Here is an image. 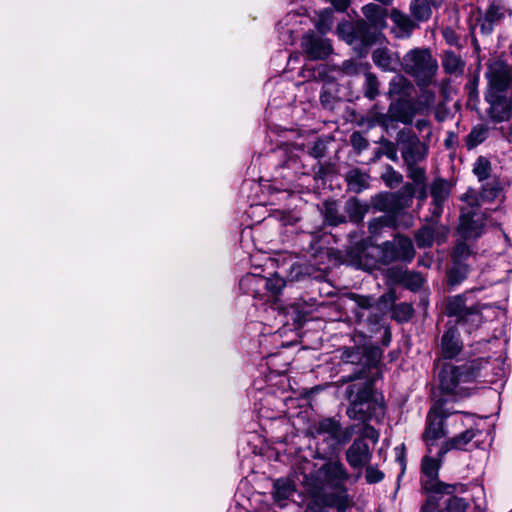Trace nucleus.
<instances>
[{"label": "nucleus", "mask_w": 512, "mask_h": 512, "mask_svg": "<svg viewBox=\"0 0 512 512\" xmlns=\"http://www.w3.org/2000/svg\"><path fill=\"white\" fill-rule=\"evenodd\" d=\"M341 359L347 364H359L361 368L352 374L342 376L339 379L341 384L355 382L346 389V398L349 400L347 415L350 419L366 421L373 418L379 419L384 416L385 408L383 403L373 396V381L367 374V359L360 348H345Z\"/></svg>", "instance_id": "f257e3e1"}, {"label": "nucleus", "mask_w": 512, "mask_h": 512, "mask_svg": "<svg viewBox=\"0 0 512 512\" xmlns=\"http://www.w3.org/2000/svg\"><path fill=\"white\" fill-rule=\"evenodd\" d=\"M318 474L325 484L334 488V491L322 494V504L325 507L336 509L337 512H346L352 505V501L344 485L349 479L344 464L339 460L328 461L322 465Z\"/></svg>", "instance_id": "f03ea898"}, {"label": "nucleus", "mask_w": 512, "mask_h": 512, "mask_svg": "<svg viewBox=\"0 0 512 512\" xmlns=\"http://www.w3.org/2000/svg\"><path fill=\"white\" fill-rule=\"evenodd\" d=\"M402 70L413 77L418 86L430 85L438 71V62L429 48L409 50L401 60Z\"/></svg>", "instance_id": "7ed1b4c3"}, {"label": "nucleus", "mask_w": 512, "mask_h": 512, "mask_svg": "<svg viewBox=\"0 0 512 512\" xmlns=\"http://www.w3.org/2000/svg\"><path fill=\"white\" fill-rule=\"evenodd\" d=\"M355 432L354 426L343 428L335 418H323L311 423L307 434L313 438L322 437L323 443L330 452H335L349 442Z\"/></svg>", "instance_id": "20e7f679"}, {"label": "nucleus", "mask_w": 512, "mask_h": 512, "mask_svg": "<svg viewBox=\"0 0 512 512\" xmlns=\"http://www.w3.org/2000/svg\"><path fill=\"white\" fill-rule=\"evenodd\" d=\"M442 457H432L426 455L421 462V485L427 494V500L422 506V512H433V499L439 494L441 489H450V484H445L438 479L439 469Z\"/></svg>", "instance_id": "39448f33"}, {"label": "nucleus", "mask_w": 512, "mask_h": 512, "mask_svg": "<svg viewBox=\"0 0 512 512\" xmlns=\"http://www.w3.org/2000/svg\"><path fill=\"white\" fill-rule=\"evenodd\" d=\"M485 76L488 80L485 93H507L508 87L512 86V67L501 60L489 62Z\"/></svg>", "instance_id": "423d86ee"}, {"label": "nucleus", "mask_w": 512, "mask_h": 512, "mask_svg": "<svg viewBox=\"0 0 512 512\" xmlns=\"http://www.w3.org/2000/svg\"><path fill=\"white\" fill-rule=\"evenodd\" d=\"M396 141L405 164L421 163L426 158L427 146L411 131H399Z\"/></svg>", "instance_id": "0eeeda50"}, {"label": "nucleus", "mask_w": 512, "mask_h": 512, "mask_svg": "<svg viewBox=\"0 0 512 512\" xmlns=\"http://www.w3.org/2000/svg\"><path fill=\"white\" fill-rule=\"evenodd\" d=\"M475 377L472 365L455 367L446 364L438 373L440 388L447 393H455L460 383L470 382Z\"/></svg>", "instance_id": "6e6552de"}, {"label": "nucleus", "mask_w": 512, "mask_h": 512, "mask_svg": "<svg viewBox=\"0 0 512 512\" xmlns=\"http://www.w3.org/2000/svg\"><path fill=\"white\" fill-rule=\"evenodd\" d=\"M449 415L443 409L442 404L436 403L427 415L426 428L423 433V440L426 443L427 451L432 453V447L436 441L446 435L444 419Z\"/></svg>", "instance_id": "1a4fd4ad"}, {"label": "nucleus", "mask_w": 512, "mask_h": 512, "mask_svg": "<svg viewBox=\"0 0 512 512\" xmlns=\"http://www.w3.org/2000/svg\"><path fill=\"white\" fill-rule=\"evenodd\" d=\"M485 218L475 208L463 207L460 216L459 233L462 238L467 240H475L483 233Z\"/></svg>", "instance_id": "9d476101"}, {"label": "nucleus", "mask_w": 512, "mask_h": 512, "mask_svg": "<svg viewBox=\"0 0 512 512\" xmlns=\"http://www.w3.org/2000/svg\"><path fill=\"white\" fill-rule=\"evenodd\" d=\"M455 491V485H450V489H441L433 499V512H467L468 502L464 498L456 496Z\"/></svg>", "instance_id": "9b49d317"}, {"label": "nucleus", "mask_w": 512, "mask_h": 512, "mask_svg": "<svg viewBox=\"0 0 512 512\" xmlns=\"http://www.w3.org/2000/svg\"><path fill=\"white\" fill-rule=\"evenodd\" d=\"M485 100L489 104L488 115L494 122L500 123L512 116V102L507 93H485Z\"/></svg>", "instance_id": "f8f14e48"}, {"label": "nucleus", "mask_w": 512, "mask_h": 512, "mask_svg": "<svg viewBox=\"0 0 512 512\" xmlns=\"http://www.w3.org/2000/svg\"><path fill=\"white\" fill-rule=\"evenodd\" d=\"M345 458L350 467L358 471L359 477L362 469L370 463L372 452L366 440L356 438L346 450Z\"/></svg>", "instance_id": "ddd939ff"}, {"label": "nucleus", "mask_w": 512, "mask_h": 512, "mask_svg": "<svg viewBox=\"0 0 512 512\" xmlns=\"http://www.w3.org/2000/svg\"><path fill=\"white\" fill-rule=\"evenodd\" d=\"M301 46L307 57L311 60L325 59L332 53L330 41L312 32L302 37Z\"/></svg>", "instance_id": "4468645a"}, {"label": "nucleus", "mask_w": 512, "mask_h": 512, "mask_svg": "<svg viewBox=\"0 0 512 512\" xmlns=\"http://www.w3.org/2000/svg\"><path fill=\"white\" fill-rule=\"evenodd\" d=\"M451 187L448 181L438 178L430 185V194L432 197L430 215L427 218L430 222H435L443 212V204L450 195Z\"/></svg>", "instance_id": "2eb2a0df"}, {"label": "nucleus", "mask_w": 512, "mask_h": 512, "mask_svg": "<svg viewBox=\"0 0 512 512\" xmlns=\"http://www.w3.org/2000/svg\"><path fill=\"white\" fill-rule=\"evenodd\" d=\"M501 194V186L497 180L487 183L478 194L475 190L469 189L461 197L462 201L471 208H477L484 202H492Z\"/></svg>", "instance_id": "dca6fc26"}, {"label": "nucleus", "mask_w": 512, "mask_h": 512, "mask_svg": "<svg viewBox=\"0 0 512 512\" xmlns=\"http://www.w3.org/2000/svg\"><path fill=\"white\" fill-rule=\"evenodd\" d=\"M448 229L443 225L433 223L426 225L415 233V241L419 248H429L434 243L440 244L446 240Z\"/></svg>", "instance_id": "f3484780"}, {"label": "nucleus", "mask_w": 512, "mask_h": 512, "mask_svg": "<svg viewBox=\"0 0 512 512\" xmlns=\"http://www.w3.org/2000/svg\"><path fill=\"white\" fill-rule=\"evenodd\" d=\"M509 13L510 9L506 0H492L480 24L481 31L486 34L491 33L494 23Z\"/></svg>", "instance_id": "a211bd4d"}, {"label": "nucleus", "mask_w": 512, "mask_h": 512, "mask_svg": "<svg viewBox=\"0 0 512 512\" xmlns=\"http://www.w3.org/2000/svg\"><path fill=\"white\" fill-rule=\"evenodd\" d=\"M392 123L394 121L410 124L416 114L415 104L407 99H396L389 105Z\"/></svg>", "instance_id": "6ab92c4d"}, {"label": "nucleus", "mask_w": 512, "mask_h": 512, "mask_svg": "<svg viewBox=\"0 0 512 512\" xmlns=\"http://www.w3.org/2000/svg\"><path fill=\"white\" fill-rule=\"evenodd\" d=\"M374 64L383 71H395L401 66V60L398 53L387 47H378L372 52Z\"/></svg>", "instance_id": "aec40b11"}, {"label": "nucleus", "mask_w": 512, "mask_h": 512, "mask_svg": "<svg viewBox=\"0 0 512 512\" xmlns=\"http://www.w3.org/2000/svg\"><path fill=\"white\" fill-rule=\"evenodd\" d=\"M441 352L444 358L451 359L457 356L462 349L457 328H448L441 338Z\"/></svg>", "instance_id": "412c9836"}, {"label": "nucleus", "mask_w": 512, "mask_h": 512, "mask_svg": "<svg viewBox=\"0 0 512 512\" xmlns=\"http://www.w3.org/2000/svg\"><path fill=\"white\" fill-rule=\"evenodd\" d=\"M476 431L467 429L459 435H456L442 443L438 450V456L443 457L451 450H463L474 439Z\"/></svg>", "instance_id": "4be33fe9"}, {"label": "nucleus", "mask_w": 512, "mask_h": 512, "mask_svg": "<svg viewBox=\"0 0 512 512\" xmlns=\"http://www.w3.org/2000/svg\"><path fill=\"white\" fill-rule=\"evenodd\" d=\"M442 0H413L409 10L411 16L418 22H426L431 18V6H439Z\"/></svg>", "instance_id": "5701e85b"}, {"label": "nucleus", "mask_w": 512, "mask_h": 512, "mask_svg": "<svg viewBox=\"0 0 512 512\" xmlns=\"http://www.w3.org/2000/svg\"><path fill=\"white\" fill-rule=\"evenodd\" d=\"M390 18L397 28L396 36L398 38L410 37L412 31L418 27L407 14L397 9L391 11Z\"/></svg>", "instance_id": "b1692460"}, {"label": "nucleus", "mask_w": 512, "mask_h": 512, "mask_svg": "<svg viewBox=\"0 0 512 512\" xmlns=\"http://www.w3.org/2000/svg\"><path fill=\"white\" fill-rule=\"evenodd\" d=\"M413 84L402 75H395L390 83L388 95L390 98L406 99L413 91Z\"/></svg>", "instance_id": "393cba45"}, {"label": "nucleus", "mask_w": 512, "mask_h": 512, "mask_svg": "<svg viewBox=\"0 0 512 512\" xmlns=\"http://www.w3.org/2000/svg\"><path fill=\"white\" fill-rule=\"evenodd\" d=\"M490 309L489 305H477L470 306V310H467L465 314L462 315V319L458 320V324L464 327V329L471 333L473 329L480 326L483 320L482 311Z\"/></svg>", "instance_id": "a878e982"}, {"label": "nucleus", "mask_w": 512, "mask_h": 512, "mask_svg": "<svg viewBox=\"0 0 512 512\" xmlns=\"http://www.w3.org/2000/svg\"><path fill=\"white\" fill-rule=\"evenodd\" d=\"M388 277L395 282L404 283L411 290H416L423 285V278L419 273L392 268L388 270Z\"/></svg>", "instance_id": "bb28decb"}, {"label": "nucleus", "mask_w": 512, "mask_h": 512, "mask_svg": "<svg viewBox=\"0 0 512 512\" xmlns=\"http://www.w3.org/2000/svg\"><path fill=\"white\" fill-rule=\"evenodd\" d=\"M265 277L256 274H247L240 280V289L253 297H261L264 290Z\"/></svg>", "instance_id": "cd10ccee"}, {"label": "nucleus", "mask_w": 512, "mask_h": 512, "mask_svg": "<svg viewBox=\"0 0 512 512\" xmlns=\"http://www.w3.org/2000/svg\"><path fill=\"white\" fill-rule=\"evenodd\" d=\"M442 67L447 74L460 76L464 73L465 61L453 51H445L442 56Z\"/></svg>", "instance_id": "c85d7f7f"}, {"label": "nucleus", "mask_w": 512, "mask_h": 512, "mask_svg": "<svg viewBox=\"0 0 512 512\" xmlns=\"http://www.w3.org/2000/svg\"><path fill=\"white\" fill-rule=\"evenodd\" d=\"M362 12L370 24L375 28H383L385 26L387 9L377 4L369 3L362 7Z\"/></svg>", "instance_id": "c756f323"}, {"label": "nucleus", "mask_w": 512, "mask_h": 512, "mask_svg": "<svg viewBox=\"0 0 512 512\" xmlns=\"http://www.w3.org/2000/svg\"><path fill=\"white\" fill-rule=\"evenodd\" d=\"M346 181L351 191L360 193L369 186V175L359 169H352L346 174Z\"/></svg>", "instance_id": "7c9ffc66"}, {"label": "nucleus", "mask_w": 512, "mask_h": 512, "mask_svg": "<svg viewBox=\"0 0 512 512\" xmlns=\"http://www.w3.org/2000/svg\"><path fill=\"white\" fill-rule=\"evenodd\" d=\"M295 491L293 482L289 479H277L273 484V498L280 506H283L282 501L287 500Z\"/></svg>", "instance_id": "2f4dec72"}, {"label": "nucleus", "mask_w": 512, "mask_h": 512, "mask_svg": "<svg viewBox=\"0 0 512 512\" xmlns=\"http://www.w3.org/2000/svg\"><path fill=\"white\" fill-rule=\"evenodd\" d=\"M395 242L398 251V259L406 262L412 261L415 256V249L412 240L405 236H397L395 237Z\"/></svg>", "instance_id": "473e14b6"}, {"label": "nucleus", "mask_w": 512, "mask_h": 512, "mask_svg": "<svg viewBox=\"0 0 512 512\" xmlns=\"http://www.w3.org/2000/svg\"><path fill=\"white\" fill-rule=\"evenodd\" d=\"M489 134V129L485 125H477L472 128L470 133L466 136V146L468 149H473L482 142H484Z\"/></svg>", "instance_id": "72a5a7b5"}, {"label": "nucleus", "mask_w": 512, "mask_h": 512, "mask_svg": "<svg viewBox=\"0 0 512 512\" xmlns=\"http://www.w3.org/2000/svg\"><path fill=\"white\" fill-rule=\"evenodd\" d=\"M467 310H470V306L466 305V299L462 295L455 296L451 298L447 305V311L449 315L457 316L458 320L462 319V315L465 314Z\"/></svg>", "instance_id": "f704fd0d"}, {"label": "nucleus", "mask_w": 512, "mask_h": 512, "mask_svg": "<svg viewBox=\"0 0 512 512\" xmlns=\"http://www.w3.org/2000/svg\"><path fill=\"white\" fill-rule=\"evenodd\" d=\"M380 83L375 74L367 72L365 74V82L363 85V93L369 100H374L379 95Z\"/></svg>", "instance_id": "c9c22d12"}, {"label": "nucleus", "mask_w": 512, "mask_h": 512, "mask_svg": "<svg viewBox=\"0 0 512 512\" xmlns=\"http://www.w3.org/2000/svg\"><path fill=\"white\" fill-rule=\"evenodd\" d=\"M407 167V177L410 178L415 186H423L426 183V171L420 163L405 164Z\"/></svg>", "instance_id": "e433bc0d"}, {"label": "nucleus", "mask_w": 512, "mask_h": 512, "mask_svg": "<svg viewBox=\"0 0 512 512\" xmlns=\"http://www.w3.org/2000/svg\"><path fill=\"white\" fill-rule=\"evenodd\" d=\"M368 120L373 125H378L385 129H388L392 124L391 114L389 113V110L386 113H383L378 110L377 106H374L368 112Z\"/></svg>", "instance_id": "4c0bfd02"}, {"label": "nucleus", "mask_w": 512, "mask_h": 512, "mask_svg": "<svg viewBox=\"0 0 512 512\" xmlns=\"http://www.w3.org/2000/svg\"><path fill=\"white\" fill-rule=\"evenodd\" d=\"M346 210L352 221H361L368 211V206L360 203L358 200H351L347 203Z\"/></svg>", "instance_id": "58836bf2"}, {"label": "nucleus", "mask_w": 512, "mask_h": 512, "mask_svg": "<svg viewBox=\"0 0 512 512\" xmlns=\"http://www.w3.org/2000/svg\"><path fill=\"white\" fill-rule=\"evenodd\" d=\"M468 275V266L463 263H453V267L450 269L448 279L450 285H458Z\"/></svg>", "instance_id": "ea45409f"}, {"label": "nucleus", "mask_w": 512, "mask_h": 512, "mask_svg": "<svg viewBox=\"0 0 512 512\" xmlns=\"http://www.w3.org/2000/svg\"><path fill=\"white\" fill-rule=\"evenodd\" d=\"M491 164L485 157H478L473 165V173L479 181L486 180L490 177Z\"/></svg>", "instance_id": "a19ab883"}, {"label": "nucleus", "mask_w": 512, "mask_h": 512, "mask_svg": "<svg viewBox=\"0 0 512 512\" xmlns=\"http://www.w3.org/2000/svg\"><path fill=\"white\" fill-rule=\"evenodd\" d=\"M381 259L382 262L385 264L392 263L394 261L399 260L398 259V251L395 239L393 241H386L381 246Z\"/></svg>", "instance_id": "79ce46f5"}, {"label": "nucleus", "mask_w": 512, "mask_h": 512, "mask_svg": "<svg viewBox=\"0 0 512 512\" xmlns=\"http://www.w3.org/2000/svg\"><path fill=\"white\" fill-rule=\"evenodd\" d=\"M285 280L278 275L270 278L265 277L264 289L268 290L272 295H278L285 287Z\"/></svg>", "instance_id": "37998d69"}, {"label": "nucleus", "mask_w": 512, "mask_h": 512, "mask_svg": "<svg viewBox=\"0 0 512 512\" xmlns=\"http://www.w3.org/2000/svg\"><path fill=\"white\" fill-rule=\"evenodd\" d=\"M325 219L330 225H337L344 221V218L339 214L337 206L334 203L325 204Z\"/></svg>", "instance_id": "c03bdc74"}, {"label": "nucleus", "mask_w": 512, "mask_h": 512, "mask_svg": "<svg viewBox=\"0 0 512 512\" xmlns=\"http://www.w3.org/2000/svg\"><path fill=\"white\" fill-rule=\"evenodd\" d=\"M471 254V250L464 242H458L453 252V263H463Z\"/></svg>", "instance_id": "a18cd8bd"}, {"label": "nucleus", "mask_w": 512, "mask_h": 512, "mask_svg": "<svg viewBox=\"0 0 512 512\" xmlns=\"http://www.w3.org/2000/svg\"><path fill=\"white\" fill-rule=\"evenodd\" d=\"M385 183L390 187H395L403 181V176L389 166L382 176Z\"/></svg>", "instance_id": "49530a36"}, {"label": "nucleus", "mask_w": 512, "mask_h": 512, "mask_svg": "<svg viewBox=\"0 0 512 512\" xmlns=\"http://www.w3.org/2000/svg\"><path fill=\"white\" fill-rule=\"evenodd\" d=\"M365 479L369 484H374L380 482L384 474L378 468L367 464L365 467Z\"/></svg>", "instance_id": "de8ad7c7"}, {"label": "nucleus", "mask_w": 512, "mask_h": 512, "mask_svg": "<svg viewBox=\"0 0 512 512\" xmlns=\"http://www.w3.org/2000/svg\"><path fill=\"white\" fill-rule=\"evenodd\" d=\"M395 316L400 321H408L413 314V309L409 304L401 303L394 309Z\"/></svg>", "instance_id": "09e8293b"}, {"label": "nucleus", "mask_w": 512, "mask_h": 512, "mask_svg": "<svg viewBox=\"0 0 512 512\" xmlns=\"http://www.w3.org/2000/svg\"><path fill=\"white\" fill-rule=\"evenodd\" d=\"M393 202V196L390 194H380L374 199V207L380 211L390 210V204Z\"/></svg>", "instance_id": "8fccbe9b"}, {"label": "nucleus", "mask_w": 512, "mask_h": 512, "mask_svg": "<svg viewBox=\"0 0 512 512\" xmlns=\"http://www.w3.org/2000/svg\"><path fill=\"white\" fill-rule=\"evenodd\" d=\"M330 16H331V11H324L320 15V20L316 24V28L318 29L319 32L325 33L327 30H329L331 28Z\"/></svg>", "instance_id": "3c124183"}, {"label": "nucleus", "mask_w": 512, "mask_h": 512, "mask_svg": "<svg viewBox=\"0 0 512 512\" xmlns=\"http://www.w3.org/2000/svg\"><path fill=\"white\" fill-rule=\"evenodd\" d=\"M442 35L445 39V41L449 44V45H455V46H460V43H459V36L457 35V33L454 31V29L450 28V27H446L442 30Z\"/></svg>", "instance_id": "603ef678"}, {"label": "nucleus", "mask_w": 512, "mask_h": 512, "mask_svg": "<svg viewBox=\"0 0 512 512\" xmlns=\"http://www.w3.org/2000/svg\"><path fill=\"white\" fill-rule=\"evenodd\" d=\"M352 299L356 302L357 306L362 309H369L374 304V299L369 296L352 295Z\"/></svg>", "instance_id": "864d4df0"}, {"label": "nucleus", "mask_w": 512, "mask_h": 512, "mask_svg": "<svg viewBox=\"0 0 512 512\" xmlns=\"http://www.w3.org/2000/svg\"><path fill=\"white\" fill-rule=\"evenodd\" d=\"M359 438H362L364 440L370 439L372 442L376 443L379 439V433L372 426L366 425L364 426Z\"/></svg>", "instance_id": "5fc2aeb1"}, {"label": "nucleus", "mask_w": 512, "mask_h": 512, "mask_svg": "<svg viewBox=\"0 0 512 512\" xmlns=\"http://www.w3.org/2000/svg\"><path fill=\"white\" fill-rule=\"evenodd\" d=\"M388 222H389V220L387 217H379L377 219L370 221L369 226H368L369 232L372 234L378 233L380 228L388 225Z\"/></svg>", "instance_id": "6e6d98bb"}, {"label": "nucleus", "mask_w": 512, "mask_h": 512, "mask_svg": "<svg viewBox=\"0 0 512 512\" xmlns=\"http://www.w3.org/2000/svg\"><path fill=\"white\" fill-rule=\"evenodd\" d=\"M309 153L314 158H321L325 153V146L322 141H316L309 149Z\"/></svg>", "instance_id": "4d7b16f0"}, {"label": "nucleus", "mask_w": 512, "mask_h": 512, "mask_svg": "<svg viewBox=\"0 0 512 512\" xmlns=\"http://www.w3.org/2000/svg\"><path fill=\"white\" fill-rule=\"evenodd\" d=\"M351 141L354 147H356L359 150H363L368 147V141L365 138H363L359 133H354L351 136Z\"/></svg>", "instance_id": "13d9d810"}, {"label": "nucleus", "mask_w": 512, "mask_h": 512, "mask_svg": "<svg viewBox=\"0 0 512 512\" xmlns=\"http://www.w3.org/2000/svg\"><path fill=\"white\" fill-rule=\"evenodd\" d=\"M341 70L348 75H354L358 73V66L353 61H344Z\"/></svg>", "instance_id": "bf43d9fd"}, {"label": "nucleus", "mask_w": 512, "mask_h": 512, "mask_svg": "<svg viewBox=\"0 0 512 512\" xmlns=\"http://www.w3.org/2000/svg\"><path fill=\"white\" fill-rule=\"evenodd\" d=\"M330 2L336 9L343 11L348 7L350 0H330Z\"/></svg>", "instance_id": "052dcab7"}, {"label": "nucleus", "mask_w": 512, "mask_h": 512, "mask_svg": "<svg viewBox=\"0 0 512 512\" xmlns=\"http://www.w3.org/2000/svg\"><path fill=\"white\" fill-rule=\"evenodd\" d=\"M415 126L420 132H423L424 130L430 128V121L427 119H418L415 123Z\"/></svg>", "instance_id": "680f3d73"}, {"label": "nucleus", "mask_w": 512, "mask_h": 512, "mask_svg": "<svg viewBox=\"0 0 512 512\" xmlns=\"http://www.w3.org/2000/svg\"><path fill=\"white\" fill-rule=\"evenodd\" d=\"M419 187V190H418V195H417V198L420 200V201H424L428 194H427V189H426V183H424L423 186H418Z\"/></svg>", "instance_id": "e2e57ef3"}, {"label": "nucleus", "mask_w": 512, "mask_h": 512, "mask_svg": "<svg viewBox=\"0 0 512 512\" xmlns=\"http://www.w3.org/2000/svg\"><path fill=\"white\" fill-rule=\"evenodd\" d=\"M386 156L392 160V161H397L398 160V157H397V152L396 150L394 149H391L390 151H387L386 152Z\"/></svg>", "instance_id": "0e129e2a"}, {"label": "nucleus", "mask_w": 512, "mask_h": 512, "mask_svg": "<svg viewBox=\"0 0 512 512\" xmlns=\"http://www.w3.org/2000/svg\"><path fill=\"white\" fill-rule=\"evenodd\" d=\"M453 416L455 417L456 421L458 420V418L462 421V417H463L462 413L456 412L453 414Z\"/></svg>", "instance_id": "69168bd1"}]
</instances>
